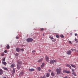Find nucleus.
Instances as JSON below:
<instances>
[{
  "mask_svg": "<svg viewBox=\"0 0 78 78\" xmlns=\"http://www.w3.org/2000/svg\"><path fill=\"white\" fill-rule=\"evenodd\" d=\"M61 68H60L59 69H57L56 71L57 72V75H59L61 73Z\"/></svg>",
  "mask_w": 78,
  "mask_h": 78,
  "instance_id": "1",
  "label": "nucleus"
},
{
  "mask_svg": "<svg viewBox=\"0 0 78 78\" xmlns=\"http://www.w3.org/2000/svg\"><path fill=\"white\" fill-rule=\"evenodd\" d=\"M18 64L17 65V68L18 70H19L20 67V64H22V62L20 61L18 62Z\"/></svg>",
  "mask_w": 78,
  "mask_h": 78,
  "instance_id": "2",
  "label": "nucleus"
},
{
  "mask_svg": "<svg viewBox=\"0 0 78 78\" xmlns=\"http://www.w3.org/2000/svg\"><path fill=\"white\" fill-rule=\"evenodd\" d=\"M27 41L28 42H31L33 41V39L31 38H28L27 39Z\"/></svg>",
  "mask_w": 78,
  "mask_h": 78,
  "instance_id": "3",
  "label": "nucleus"
},
{
  "mask_svg": "<svg viewBox=\"0 0 78 78\" xmlns=\"http://www.w3.org/2000/svg\"><path fill=\"white\" fill-rule=\"evenodd\" d=\"M67 55H71V53H72V52H71V51L70 50L68 51L67 52Z\"/></svg>",
  "mask_w": 78,
  "mask_h": 78,
  "instance_id": "4",
  "label": "nucleus"
},
{
  "mask_svg": "<svg viewBox=\"0 0 78 78\" xmlns=\"http://www.w3.org/2000/svg\"><path fill=\"white\" fill-rule=\"evenodd\" d=\"M3 73V71L2 69H0V75H2Z\"/></svg>",
  "mask_w": 78,
  "mask_h": 78,
  "instance_id": "5",
  "label": "nucleus"
},
{
  "mask_svg": "<svg viewBox=\"0 0 78 78\" xmlns=\"http://www.w3.org/2000/svg\"><path fill=\"white\" fill-rule=\"evenodd\" d=\"M66 66H67V67H69L70 69H72V67H71V66H70V65L67 64L66 65Z\"/></svg>",
  "mask_w": 78,
  "mask_h": 78,
  "instance_id": "6",
  "label": "nucleus"
},
{
  "mask_svg": "<svg viewBox=\"0 0 78 78\" xmlns=\"http://www.w3.org/2000/svg\"><path fill=\"white\" fill-rule=\"evenodd\" d=\"M16 51H17V52H19V51H20V48H17L16 49Z\"/></svg>",
  "mask_w": 78,
  "mask_h": 78,
  "instance_id": "7",
  "label": "nucleus"
},
{
  "mask_svg": "<svg viewBox=\"0 0 78 78\" xmlns=\"http://www.w3.org/2000/svg\"><path fill=\"white\" fill-rule=\"evenodd\" d=\"M29 70L30 72H33V71H34L35 70L33 69H29Z\"/></svg>",
  "mask_w": 78,
  "mask_h": 78,
  "instance_id": "8",
  "label": "nucleus"
},
{
  "mask_svg": "<svg viewBox=\"0 0 78 78\" xmlns=\"http://www.w3.org/2000/svg\"><path fill=\"white\" fill-rule=\"evenodd\" d=\"M70 65L72 67H73L74 68H76V66L72 64H71Z\"/></svg>",
  "mask_w": 78,
  "mask_h": 78,
  "instance_id": "9",
  "label": "nucleus"
},
{
  "mask_svg": "<svg viewBox=\"0 0 78 78\" xmlns=\"http://www.w3.org/2000/svg\"><path fill=\"white\" fill-rule=\"evenodd\" d=\"M14 66H15V65L14 64H12L11 66V68H14Z\"/></svg>",
  "mask_w": 78,
  "mask_h": 78,
  "instance_id": "10",
  "label": "nucleus"
},
{
  "mask_svg": "<svg viewBox=\"0 0 78 78\" xmlns=\"http://www.w3.org/2000/svg\"><path fill=\"white\" fill-rule=\"evenodd\" d=\"M48 57L46 55V61H48V59H49Z\"/></svg>",
  "mask_w": 78,
  "mask_h": 78,
  "instance_id": "11",
  "label": "nucleus"
},
{
  "mask_svg": "<svg viewBox=\"0 0 78 78\" xmlns=\"http://www.w3.org/2000/svg\"><path fill=\"white\" fill-rule=\"evenodd\" d=\"M44 65H45V63H43L41 66V68H43V67H44Z\"/></svg>",
  "mask_w": 78,
  "mask_h": 78,
  "instance_id": "12",
  "label": "nucleus"
},
{
  "mask_svg": "<svg viewBox=\"0 0 78 78\" xmlns=\"http://www.w3.org/2000/svg\"><path fill=\"white\" fill-rule=\"evenodd\" d=\"M2 64H3L5 65V66H6V62H2Z\"/></svg>",
  "mask_w": 78,
  "mask_h": 78,
  "instance_id": "13",
  "label": "nucleus"
},
{
  "mask_svg": "<svg viewBox=\"0 0 78 78\" xmlns=\"http://www.w3.org/2000/svg\"><path fill=\"white\" fill-rule=\"evenodd\" d=\"M42 60H43V58H41L38 61V62H42Z\"/></svg>",
  "mask_w": 78,
  "mask_h": 78,
  "instance_id": "14",
  "label": "nucleus"
},
{
  "mask_svg": "<svg viewBox=\"0 0 78 78\" xmlns=\"http://www.w3.org/2000/svg\"><path fill=\"white\" fill-rule=\"evenodd\" d=\"M51 75L52 76H55V73H53V72H52L51 73Z\"/></svg>",
  "mask_w": 78,
  "mask_h": 78,
  "instance_id": "15",
  "label": "nucleus"
},
{
  "mask_svg": "<svg viewBox=\"0 0 78 78\" xmlns=\"http://www.w3.org/2000/svg\"><path fill=\"white\" fill-rule=\"evenodd\" d=\"M37 68L38 69V71H41V67H38Z\"/></svg>",
  "mask_w": 78,
  "mask_h": 78,
  "instance_id": "16",
  "label": "nucleus"
},
{
  "mask_svg": "<svg viewBox=\"0 0 78 78\" xmlns=\"http://www.w3.org/2000/svg\"><path fill=\"white\" fill-rule=\"evenodd\" d=\"M50 64H53L54 62H53V60H51L50 61Z\"/></svg>",
  "mask_w": 78,
  "mask_h": 78,
  "instance_id": "17",
  "label": "nucleus"
},
{
  "mask_svg": "<svg viewBox=\"0 0 78 78\" xmlns=\"http://www.w3.org/2000/svg\"><path fill=\"white\" fill-rule=\"evenodd\" d=\"M49 76H50V73H47L46 76L47 77H48Z\"/></svg>",
  "mask_w": 78,
  "mask_h": 78,
  "instance_id": "18",
  "label": "nucleus"
},
{
  "mask_svg": "<svg viewBox=\"0 0 78 78\" xmlns=\"http://www.w3.org/2000/svg\"><path fill=\"white\" fill-rule=\"evenodd\" d=\"M15 69L14 68H13V70H12V72L13 73H15Z\"/></svg>",
  "mask_w": 78,
  "mask_h": 78,
  "instance_id": "19",
  "label": "nucleus"
},
{
  "mask_svg": "<svg viewBox=\"0 0 78 78\" xmlns=\"http://www.w3.org/2000/svg\"><path fill=\"white\" fill-rule=\"evenodd\" d=\"M6 47L7 49H9L10 48L9 46V45H7Z\"/></svg>",
  "mask_w": 78,
  "mask_h": 78,
  "instance_id": "20",
  "label": "nucleus"
},
{
  "mask_svg": "<svg viewBox=\"0 0 78 78\" xmlns=\"http://www.w3.org/2000/svg\"><path fill=\"white\" fill-rule=\"evenodd\" d=\"M4 55H5V54L4 53V52H2L1 53V56H4Z\"/></svg>",
  "mask_w": 78,
  "mask_h": 78,
  "instance_id": "21",
  "label": "nucleus"
},
{
  "mask_svg": "<svg viewBox=\"0 0 78 78\" xmlns=\"http://www.w3.org/2000/svg\"><path fill=\"white\" fill-rule=\"evenodd\" d=\"M23 75V72H21L20 73V76H22Z\"/></svg>",
  "mask_w": 78,
  "mask_h": 78,
  "instance_id": "22",
  "label": "nucleus"
},
{
  "mask_svg": "<svg viewBox=\"0 0 78 78\" xmlns=\"http://www.w3.org/2000/svg\"><path fill=\"white\" fill-rule=\"evenodd\" d=\"M73 75H74V76H76V73H75V72H73L72 73Z\"/></svg>",
  "mask_w": 78,
  "mask_h": 78,
  "instance_id": "23",
  "label": "nucleus"
},
{
  "mask_svg": "<svg viewBox=\"0 0 78 78\" xmlns=\"http://www.w3.org/2000/svg\"><path fill=\"white\" fill-rule=\"evenodd\" d=\"M49 38H50V39H51V40H52V39H53V37L50 36L49 37Z\"/></svg>",
  "mask_w": 78,
  "mask_h": 78,
  "instance_id": "24",
  "label": "nucleus"
},
{
  "mask_svg": "<svg viewBox=\"0 0 78 78\" xmlns=\"http://www.w3.org/2000/svg\"><path fill=\"white\" fill-rule=\"evenodd\" d=\"M60 37H62V38H64V36L63 35H60Z\"/></svg>",
  "mask_w": 78,
  "mask_h": 78,
  "instance_id": "25",
  "label": "nucleus"
},
{
  "mask_svg": "<svg viewBox=\"0 0 78 78\" xmlns=\"http://www.w3.org/2000/svg\"><path fill=\"white\" fill-rule=\"evenodd\" d=\"M56 41V39H54L52 40V42H55Z\"/></svg>",
  "mask_w": 78,
  "mask_h": 78,
  "instance_id": "26",
  "label": "nucleus"
},
{
  "mask_svg": "<svg viewBox=\"0 0 78 78\" xmlns=\"http://www.w3.org/2000/svg\"><path fill=\"white\" fill-rule=\"evenodd\" d=\"M56 37H57V38H59V35H56Z\"/></svg>",
  "mask_w": 78,
  "mask_h": 78,
  "instance_id": "27",
  "label": "nucleus"
},
{
  "mask_svg": "<svg viewBox=\"0 0 78 78\" xmlns=\"http://www.w3.org/2000/svg\"><path fill=\"white\" fill-rule=\"evenodd\" d=\"M21 51H24V49L23 48H21L20 49Z\"/></svg>",
  "mask_w": 78,
  "mask_h": 78,
  "instance_id": "28",
  "label": "nucleus"
},
{
  "mask_svg": "<svg viewBox=\"0 0 78 78\" xmlns=\"http://www.w3.org/2000/svg\"><path fill=\"white\" fill-rule=\"evenodd\" d=\"M4 69L5 70H8V69L6 68H4Z\"/></svg>",
  "mask_w": 78,
  "mask_h": 78,
  "instance_id": "29",
  "label": "nucleus"
},
{
  "mask_svg": "<svg viewBox=\"0 0 78 78\" xmlns=\"http://www.w3.org/2000/svg\"><path fill=\"white\" fill-rule=\"evenodd\" d=\"M66 73H70V71H66Z\"/></svg>",
  "mask_w": 78,
  "mask_h": 78,
  "instance_id": "30",
  "label": "nucleus"
},
{
  "mask_svg": "<svg viewBox=\"0 0 78 78\" xmlns=\"http://www.w3.org/2000/svg\"><path fill=\"white\" fill-rule=\"evenodd\" d=\"M66 71H67L64 70H63V73H66Z\"/></svg>",
  "mask_w": 78,
  "mask_h": 78,
  "instance_id": "31",
  "label": "nucleus"
},
{
  "mask_svg": "<svg viewBox=\"0 0 78 78\" xmlns=\"http://www.w3.org/2000/svg\"><path fill=\"white\" fill-rule=\"evenodd\" d=\"M40 30H41V31H43L44 28H41V29H40Z\"/></svg>",
  "mask_w": 78,
  "mask_h": 78,
  "instance_id": "32",
  "label": "nucleus"
},
{
  "mask_svg": "<svg viewBox=\"0 0 78 78\" xmlns=\"http://www.w3.org/2000/svg\"><path fill=\"white\" fill-rule=\"evenodd\" d=\"M53 62H56V61L55 60H53Z\"/></svg>",
  "mask_w": 78,
  "mask_h": 78,
  "instance_id": "33",
  "label": "nucleus"
},
{
  "mask_svg": "<svg viewBox=\"0 0 78 78\" xmlns=\"http://www.w3.org/2000/svg\"><path fill=\"white\" fill-rule=\"evenodd\" d=\"M7 51L6 50H5L4 51V53H7Z\"/></svg>",
  "mask_w": 78,
  "mask_h": 78,
  "instance_id": "34",
  "label": "nucleus"
},
{
  "mask_svg": "<svg viewBox=\"0 0 78 78\" xmlns=\"http://www.w3.org/2000/svg\"><path fill=\"white\" fill-rule=\"evenodd\" d=\"M16 56H19V54L16 53L15 54Z\"/></svg>",
  "mask_w": 78,
  "mask_h": 78,
  "instance_id": "35",
  "label": "nucleus"
},
{
  "mask_svg": "<svg viewBox=\"0 0 78 78\" xmlns=\"http://www.w3.org/2000/svg\"><path fill=\"white\" fill-rule=\"evenodd\" d=\"M2 60L5 61V58H4Z\"/></svg>",
  "mask_w": 78,
  "mask_h": 78,
  "instance_id": "36",
  "label": "nucleus"
},
{
  "mask_svg": "<svg viewBox=\"0 0 78 78\" xmlns=\"http://www.w3.org/2000/svg\"><path fill=\"white\" fill-rule=\"evenodd\" d=\"M19 37H16V39H19Z\"/></svg>",
  "mask_w": 78,
  "mask_h": 78,
  "instance_id": "37",
  "label": "nucleus"
},
{
  "mask_svg": "<svg viewBox=\"0 0 78 78\" xmlns=\"http://www.w3.org/2000/svg\"><path fill=\"white\" fill-rule=\"evenodd\" d=\"M63 78H68V77H67V76H66Z\"/></svg>",
  "mask_w": 78,
  "mask_h": 78,
  "instance_id": "38",
  "label": "nucleus"
},
{
  "mask_svg": "<svg viewBox=\"0 0 78 78\" xmlns=\"http://www.w3.org/2000/svg\"><path fill=\"white\" fill-rule=\"evenodd\" d=\"M71 50H72V51H73V50H74V49H73L72 48L71 49Z\"/></svg>",
  "mask_w": 78,
  "mask_h": 78,
  "instance_id": "39",
  "label": "nucleus"
},
{
  "mask_svg": "<svg viewBox=\"0 0 78 78\" xmlns=\"http://www.w3.org/2000/svg\"><path fill=\"white\" fill-rule=\"evenodd\" d=\"M32 53H34L35 52V51L33 50L32 51Z\"/></svg>",
  "mask_w": 78,
  "mask_h": 78,
  "instance_id": "40",
  "label": "nucleus"
},
{
  "mask_svg": "<svg viewBox=\"0 0 78 78\" xmlns=\"http://www.w3.org/2000/svg\"><path fill=\"white\" fill-rule=\"evenodd\" d=\"M72 72H74V71H75V70H74V69H72Z\"/></svg>",
  "mask_w": 78,
  "mask_h": 78,
  "instance_id": "41",
  "label": "nucleus"
},
{
  "mask_svg": "<svg viewBox=\"0 0 78 78\" xmlns=\"http://www.w3.org/2000/svg\"><path fill=\"white\" fill-rule=\"evenodd\" d=\"M75 41H77V39L76 38H75Z\"/></svg>",
  "mask_w": 78,
  "mask_h": 78,
  "instance_id": "42",
  "label": "nucleus"
},
{
  "mask_svg": "<svg viewBox=\"0 0 78 78\" xmlns=\"http://www.w3.org/2000/svg\"><path fill=\"white\" fill-rule=\"evenodd\" d=\"M69 43H70V44H72V42L70 41H69Z\"/></svg>",
  "mask_w": 78,
  "mask_h": 78,
  "instance_id": "43",
  "label": "nucleus"
},
{
  "mask_svg": "<svg viewBox=\"0 0 78 78\" xmlns=\"http://www.w3.org/2000/svg\"><path fill=\"white\" fill-rule=\"evenodd\" d=\"M3 78H6V77H5V76H3L2 77Z\"/></svg>",
  "mask_w": 78,
  "mask_h": 78,
  "instance_id": "44",
  "label": "nucleus"
},
{
  "mask_svg": "<svg viewBox=\"0 0 78 78\" xmlns=\"http://www.w3.org/2000/svg\"><path fill=\"white\" fill-rule=\"evenodd\" d=\"M48 72H51V70L49 69V70H48Z\"/></svg>",
  "mask_w": 78,
  "mask_h": 78,
  "instance_id": "45",
  "label": "nucleus"
},
{
  "mask_svg": "<svg viewBox=\"0 0 78 78\" xmlns=\"http://www.w3.org/2000/svg\"><path fill=\"white\" fill-rule=\"evenodd\" d=\"M75 36H77V34H75Z\"/></svg>",
  "mask_w": 78,
  "mask_h": 78,
  "instance_id": "46",
  "label": "nucleus"
},
{
  "mask_svg": "<svg viewBox=\"0 0 78 78\" xmlns=\"http://www.w3.org/2000/svg\"><path fill=\"white\" fill-rule=\"evenodd\" d=\"M41 78H45L44 77H41Z\"/></svg>",
  "mask_w": 78,
  "mask_h": 78,
  "instance_id": "47",
  "label": "nucleus"
},
{
  "mask_svg": "<svg viewBox=\"0 0 78 78\" xmlns=\"http://www.w3.org/2000/svg\"><path fill=\"white\" fill-rule=\"evenodd\" d=\"M43 36H44V34H43Z\"/></svg>",
  "mask_w": 78,
  "mask_h": 78,
  "instance_id": "48",
  "label": "nucleus"
},
{
  "mask_svg": "<svg viewBox=\"0 0 78 78\" xmlns=\"http://www.w3.org/2000/svg\"><path fill=\"white\" fill-rule=\"evenodd\" d=\"M77 42H78V41H76V43H77Z\"/></svg>",
  "mask_w": 78,
  "mask_h": 78,
  "instance_id": "49",
  "label": "nucleus"
},
{
  "mask_svg": "<svg viewBox=\"0 0 78 78\" xmlns=\"http://www.w3.org/2000/svg\"><path fill=\"white\" fill-rule=\"evenodd\" d=\"M74 50H75V51L76 50H75V49H74Z\"/></svg>",
  "mask_w": 78,
  "mask_h": 78,
  "instance_id": "50",
  "label": "nucleus"
}]
</instances>
